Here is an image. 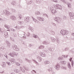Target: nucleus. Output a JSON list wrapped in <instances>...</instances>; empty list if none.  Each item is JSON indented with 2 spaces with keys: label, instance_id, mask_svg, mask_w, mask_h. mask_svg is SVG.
<instances>
[{
  "label": "nucleus",
  "instance_id": "obj_1",
  "mask_svg": "<svg viewBox=\"0 0 74 74\" xmlns=\"http://www.w3.org/2000/svg\"><path fill=\"white\" fill-rule=\"evenodd\" d=\"M63 33H64V34H68V32L67 31H64L63 32Z\"/></svg>",
  "mask_w": 74,
  "mask_h": 74
},
{
  "label": "nucleus",
  "instance_id": "obj_2",
  "mask_svg": "<svg viewBox=\"0 0 74 74\" xmlns=\"http://www.w3.org/2000/svg\"><path fill=\"white\" fill-rule=\"evenodd\" d=\"M41 47H44V46H40V47H39V49H41Z\"/></svg>",
  "mask_w": 74,
  "mask_h": 74
},
{
  "label": "nucleus",
  "instance_id": "obj_3",
  "mask_svg": "<svg viewBox=\"0 0 74 74\" xmlns=\"http://www.w3.org/2000/svg\"><path fill=\"white\" fill-rule=\"evenodd\" d=\"M71 60H72V58H71L70 59V61L71 62Z\"/></svg>",
  "mask_w": 74,
  "mask_h": 74
},
{
  "label": "nucleus",
  "instance_id": "obj_4",
  "mask_svg": "<svg viewBox=\"0 0 74 74\" xmlns=\"http://www.w3.org/2000/svg\"><path fill=\"white\" fill-rule=\"evenodd\" d=\"M38 14H38H40V12H38V14Z\"/></svg>",
  "mask_w": 74,
  "mask_h": 74
},
{
  "label": "nucleus",
  "instance_id": "obj_5",
  "mask_svg": "<svg viewBox=\"0 0 74 74\" xmlns=\"http://www.w3.org/2000/svg\"><path fill=\"white\" fill-rule=\"evenodd\" d=\"M73 62H72V65H73Z\"/></svg>",
  "mask_w": 74,
  "mask_h": 74
},
{
  "label": "nucleus",
  "instance_id": "obj_6",
  "mask_svg": "<svg viewBox=\"0 0 74 74\" xmlns=\"http://www.w3.org/2000/svg\"><path fill=\"white\" fill-rule=\"evenodd\" d=\"M11 56H12V57H13V55H12Z\"/></svg>",
  "mask_w": 74,
  "mask_h": 74
},
{
  "label": "nucleus",
  "instance_id": "obj_7",
  "mask_svg": "<svg viewBox=\"0 0 74 74\" xmlns=\"http://www.w3.org/2000/svg\"><path fill=\"white\" fill-rule=\"evenodd\" d=\"M6 28H7V29H8V27H6Z\"/></svg>",
  "mask_w": 74,
  "mask_h": 74
},
{
  "label": "nucleus",
  "instance_id": "obj_8",
  "mask_svg": "<svg viewBox=\"0 0 74 74\" xmlns=\"http://www.w3.org/2000/svg\"><path fill=\"white\" fill-rule=\"evenodd\" d=\"M55 2H56H56H57V1H55Z\"/></svg>",
  "mask_w": 74,
  "mask_h": 74
}]
</instances>
